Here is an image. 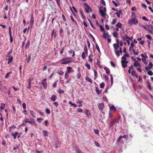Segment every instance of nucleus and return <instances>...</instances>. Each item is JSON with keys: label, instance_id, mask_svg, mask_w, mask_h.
<instances>
[{"label": "nucleus", "instance_id": "obj_1", "mask_svg": "<svg viewBox=\"0 0 153 153\" xmlns=\"http://www.w3.org/2000/svg\"><path fill=\"white\" fill-rule=\"evenodd\" d=\"M71 58V57H65L60 60L62 62L61 64L62 65H65L70 63L72 62V61L69 60Z\"/></svg>", "mask_w": 153, "mask_h": 153}, {"label": "nucleus", "instance_id": "obj_2", "mask_svg": "<svg viewBox=\"0 0 153 153\" xmlns=\"http://www.w3.org/2000/svg\"><path fill=\"white\" fill-rule=\"evenodd\" d=\"M99 11L102 16L104 18H105L106 15L105 13L106 11V8L103 7L102 6L100 7L99 8Z\"/></svg>", "mask_w": 153, "mask_h": 153}, {"label": "nucleus", "instance_id": "obj_3", "mask_svg": "<svg viewBox=\"0 0 153 153\" xmlns=\"http://www.w3.org/2000/svg\"><path fill=\"white\" fill-rule=\"evenodd\" d=\"M113 46L114 48L115 52V53L117 56V57L119 56H120L119 52V51H117V50L119 47V44L115 43L113 44Z\"/></svg>", "mask_w": 153, "mask_h": 153}, {"label": "nucleus", "instance_id": "obj_4", "mask_svg": "<svg viewBox=\"0 0 153 153\" xmlns=\"http://www.w3.org/2000/svg\"><path fill=\"white\" fill-rule=\"evenodd\" d=\"M128 23L130 26H131L133 24L136 25L138 23V22L136 19H134V20L132 19H129L128 21Z\"/></svg>", "mask_w": 153, "mask_h": 153}, {"label": "nucleus", "instance_id": "obj_5", "mask_svg": "<svg viewBox=\"0 0 153 153\" xmlns=\"http://www.w3.org/2000/svg\"><path fill=\"white\" fill-rule=\"evenodd\" d=\"M84 5L86 7L85 8V12L87 13H88L89 12V10L91 12L92 11V10L91 7L88 4H87L84 3Z\"/></svg>", "mask_w": 153, "mask_h": 153}, {"label": "nucleus", "instance_id": "obj_6", "mask_svg": "<svg viewBox=\"0 0 153 153\" xmlns=\"http://www.w3.org/2000/svg\"><path fill=\"white\" fill-rule=\"evenodd\" d=\"M46 79L45 78L42 81V84L44 88L46 89L47 87V83L46 82Z\"/></svg>", "mask_w": 153, "mask_h": 153}, {"label": "nucleus", "instance_id": "obj_7", "mask_svg": "<svg viewBox=\"0 0 153 153\" xmlns=\"http://www.w3.org/2000/svg\"><path fill=\"white\" fill-rule=\"evenodd\" d=\"M34 23V19L33 17V14H31V16L30 21V26L31 28L33 27Z\"/></svg>", "mask_w": 153, "mask_h": 153}, {"label": "nucleus", "instance_id": "obj_8", "mask_svg": "<svg viewBox=\"0 0 153 153\" xmlns=\"http://www.w3.org/2000/svg\"><path fill=\"white\" fill-rule=\"evenodd\" d=\"M119 119H115L114 120L111 121L109 124L110 127H111L113 126L115 123L118 122Z\"/></svg>", "mask_w": 153, "mask_h": 153}, {"label": "nucleus", "instance_id": "obj_9", "mask_svg": "<svg viewBox=\"0 0 153 153\" xmlns=\"http://www.w3.org/2000/svg\"><path fill=\"white\" fill-rule=\"evenodd\" d=\"M121 62L122 67L124 68H126L127 66V64L128 63V61H121Z\"/></svg>", "mask_w": 153, "mask_h": 153}, {"label": "nucleus", "instance_id": "obj_10", "mask_svg": "<svg viewBox=\"0 0 153 153\" xmlns=\"http://www.w3.org/2000/svg\"><path fill=\"white\" fill-rule=\"evenodd\" d=\"M6 57H8L7 59L8 61L7 64H9L13 61V56H11V55L6 56Z\"/></svg>", "mask_w": 153, "mask_h": 153}, {"label": "nucleus", "instance_id": "obj_11", "mask_svg": "<svg viewBox=\"0 0 153 153\" xmlns=\"http://www.w3.org/2000/svg\"><path fill=\"white\" fill-rule=\"evenodd\" d=\"M134 66L136 68L141 67V64L137 61H135L134 63Z\"/></svg>", "mask_w": 153, "mask_h": 153}, {"label": "nucleus", "instance_id": "obj_12", "mask_svg": "<svg viewBox=\"0 0 153 153\" xmlns=\"http://www.w3.org/2000/svg\"><path fill=\"white\" fill-rule=\"evenodd\" d=\"M93 55L92 54H90L88 56V62L92 63L93 61Z\"/></svg>", "mask_w": 153, "mask_h": 153}, {"label": "nucleus", "instance_id": "obj_13", "mask_svg": "<svg viewBox=\"0 0 153 153\" xmlns=\"http://www.w3.org/2000/svg\"><path fill=\"white\" fill-rule=\"evenodd\" d=\"M103 36L105 39L108 38L109 37V35L107 33H106L105 31H104L103 33Z\"/></svg>", "mask_w": 153, "mask_h": 153}, {"label": "nucleus", "instance_id": "obj_14", "mask_svg": "<svg viewBox=\"0 0 153 153\" xmlns=\"http://www.w3.org/2000/svg\"><path fill=\"white\" fill-rule=\"evenodd\" d=\"M104 106V104L103 103H100L99 104L98 108L101 110H102Z\"/></svg>", "mask_w": 153, "mask_h": 153}, {"label": "nucleus", "instance_id": "obj_15", "mask_svg": "<svg viewBox=\"0 0 153 153\" xmlns=\"http://www.w3.org/2000/svg\"><path fill=\"white\" fill-rule=\"evenodd\" d=\"M146 84L147 85V88L149 89V90L151 91L152 90V88L150 85V82L149 81H146Z\"/></svg>", "mask_w": 153, "mask_h": 153}, {"label": "nucleus", "instance_id": "obj_16", "mask_svg": "<svg viewBox=\"0 0 153 153\" xmlns=\"http://www.w3.org/2000/svg\"><path fill=\"white\" fill-rule=\"evenodd\" d=\"M137 16L136 14L134 12H132V15L131 19H132L134 20V19H136Z\"/></svg>", "mask_w": 153, "mask_h": 153}, {"label": "nucleus", "instance_id": "obj_17", "mask_svg": "<svg viewBox=\"0 0 153 153\" xmlns=\"http://www.w3.org/2000/svg\"><path fill=\"white\" fill-rule=\"evenodd\" d=\"M67 71L66 72L68 73H70L71 72L72 69V68L71 67H67Z\"/></svg>", "mask_w": 153, "mask_h": 153}, {"label": "nucleus", "instance_id": "obj_18", "mask_svg": "<svg viewBox=\"0 0 153 153\" xmlns=\"http://www.w3.org/2000/svg\"><path fill=\"white\" fill-rule=\"evenodd\" d=\"M56 99V97L55 95H52L51 98V100L53 101H55Z\"/></svg>", "mask_w": 153, "mask_h": 153}, {"label": "nucleus", "instance_id": "obj_19", "mask_svg": "<svg viewBox=\"0 0 153 153\" xmlns=\"http://www.w3.org/2000/svg\"><path fill=\"white\" fill-rule=\"evenodd\" d=\"M104 69L105 70L106 73L107 74H110V70L107 67H105L104 68Z\"/></svg>", "mask_w": 153, "mask_h": 153}, {"label": "nucleus", "instance_id": "obj_20", "mask_svg": "<svg viewBox=\"0 0 153 153\" xmlns=\"http://www.w3.org/2000/svg\"><path fill=\"white\" fill-rule=\"evenodd\" d=\"M19 134V133L17 132H16L14 133H13L12 134V136L13 137V138L15 139L16 138L17 136Z\"/></svg>", "mask_w": 153, "mask_h": 153}, {"label": "nucleus", "instance_id": "obj_21", "mask_svg": "<svg viewBox=\"0 0 153 153\" xmlns=\"http://www.w3.org/2000/svg\"><path fill=\"white\" fill-rule=\"evenodd\" d=\"M43 134L45 137H47L48 135V132L46 130H44L43 131Z\"/></svg>", "mask_w": 153, "mask_h": 153}, {"label": "nucleus", "instance_id": "obj_22", "mask_svg": "<svg viewBox=\"0 0 153 153\" xmlns=\"http://www.w3.org/2000/svg\"><path fill=\"white\" fill-rule=\"evenodd\" d=\"M112 34L114 37L117 38L118 37L119 33L117 32L114 31L113 32Z\"/></svg>", "mask_w": 153, "mask_h": 153}, {"label": "nucleus", "instance_id": "obj_23", "mask_svg": "<svg viewBox=\"0 0 153 153\" xmlns=\"http://www.w3.org/2000/svg\"><path fill=\"white\" fill-rule=\"evenodd\" d=\"M95 45L96 48L97 49V51L99 53H100V50L99 47L98 45H97V43H96V42H95Z\"/></svg>", "mask_w": 153, "mask_h": 153}, {"label": "nucleus", "instance_id": "obj_24", "mask_svg": "<svg viewBox=\"0 0 153 153\" xmlns=\"http://www.w3.org/2000/svg\"><path fill=\"white\" fill-rule=\"evenodd\" d=\"M30 114L31 115V116L33 117H35V113L33 111H30Z\"/></svg>", "mask_w": 153, "mask_h": 153}, {"label": "nucleus", "instance_id": "obj_25", "mask_svg": "<svg viewBox=\"0 0 153 153\" xmlns=\"http://www.w3.org/2000/svg\"><path fill=\"white\" fill-rule=\"evenodd\" d=\"M85 114H86L88 117L91 115V114L90 112V111L88 110H85Z\"/></svg>", "mask_w": 153, "mask_h": 153}, {"label": "nucleus", "instance_id": "obj_26", "mask_svg": "<svg viewBox=\"0 0 153 153\" xmlns=\"http://www.w3.org/2000/svg\"><path fill=\"white\" fill-rule=\"evenodd\" d=\"M142 97L143 98V99L146 100L149 99V97L147 95L144 94H143L142 95Z\"/></svg>", "mask_w": 153, "mask_h": 153}, {"label": "nucleus", "instance_id": "obj_27", "mask_svg": "<svg viewBox=\"0 0 153 153\" xmlns=\"http://www.w3.org/2000/svg\"><path fill=\"white\" fill-rule=\"evenodd\" d=\"M53 35H54V37H55L56 35V33L54 31V30H53L51 33V36L52 37L53 36Z\"/></svg>", "mask_w": 153, "mask_h": 153}, {"label": "nucleus", "instance_id": "obj_28", "mask_svg": "<svg viewBox=\"0 0 153 153\" xmlns=\"http://www.w3.org/2000/svg\"><path fill=\"white\" fill-rule=\"evenodd\" d=\"M110 110L111 111H116V109L113 105H112L110 107Z\"/></svg>", "mask_w": 153, "mask_h": 153}, {"label": "nucleus", "instance_id": "obj_29", "mask_svg": "<svg viewBox=\"0 0 153 153\" xmlns=\"http://www.w3.org/2000/svg\"><path fill=\"white\" fill-rule=\"evenodd\" d=\"M96 91L97 92V94H99L102 92V91L98 89V88L97 87H96Z\"/></svg>", "mask_w": 153, "mask_h": 153}, {"label": "nucleus", "instance_id": "obj_30", "mask_svg": "<svg viewBox=\"0 0 153 153\" xmlns=\"http://www.w3.org/2000/svg\"><path fill=\"white\" fill-rule=\"evenodd\" d=\"M99 26L100 30L101 32H103L104 31H105L104 28L102 27V26L101 25H100Z\"/></svg>", "mask_w": 153, "mask_h": 153}, {"label": "nucleus", "instance_id": "obj_31", "mask_svg": "<svg viewBox=\"0 0 153 153\" xmlns=\"http://www.w3.org/2000/svg\"><path fill=\"white\" fill-rule=\"evenodd\" d=\"M28 123L31 124H34L35 123V121L34 119H32L31 121H29Z\"/></svg>", "mask_w": 153, "mask_h": 153}, {"label": "nucleus", "instance_id": "obj_32", "mask_svg": "<svg viewBox=\"0 0 153 153\" xmlns=\"http://www.w3.org/2000/svg\"><path fill=\"white\" fill-rule=\"evenodd\" d=\"M116 26L117 27L119 28H121L122 27V25L120 23H118L116 25Z\"/></svg>", "mask_w": 153, "mask_h": 153}, {"label": "nucleus", "instance_id": "obj_33", "mask_svg": "<svg viewBox=\"0 0 153 153\" xmlns=\"http://www.w3.org/2000/svg\"><path fill=\"white\" fill-rule=\"evenodd\" d=\"M57 73L60 75H63L64 74V72L61 70H58Z\"/></svg>", "mask_w": 153, "mask_h": 153}, {"label": "nucleus", "instance_id": "obj_34", "mask_svg": "<svg viewBox=\"0 0 153 153\" xmlns=\"http://www.w3.org/2000/svg\"><path fill=\"white\" fill-rule=\"evenodd\" d=\"M85 79L88 82H89L90 83H92V80L89 77H86L85 78Z\"/></svg>", "mask_w": 153, "mask_h": 153}, {"label": "nucleus", "instance_id": "obj_35", "mask_svg": "<svg viewBox=\"0 0 153 153\" xmlns=\"http://www.w3.org/2000/svg\"><path fill=\"white\" fill-rule=\"evenodd\" d=\"M103 78L105 80L106 82H107L108 79V76L106 75H104L103 76Z\"/></svg>", "mask_w": 153, "mask_h": 153}, {"label": "nucleus", "instance_id": "obj_36", "mask_svg": "<svg viewBox=\"0 0 153 153\" xmlns=\"http://www.w3.org/2000/svg\"><path fill=\"white\" fill-rule=\"evenodd\" d=\"M147 74L148 75L150 76H152V75H153V73H152V71H151V70L149 71L148 72Z\"/></svg>", "mask_w": 153, "mask_h": 153}, {"label": "nucleus", "instance_id": "obj_37", "mask_svg": "<svg viewBox=\"0 0 153 153\" xmlns=\"http://www.w3.org/2000/svg\"><path fill=\"white\" fill-rule=\"evenodd\" d=\"M105 85V83L102 82L100 84V87L101 88H103Z\"/></svg>", "mask_w": 153, "mask_h": 153}, {"label": "nucleus", "instance_id": "obj_38", "mask_svg": "<svg viewBox=\"0 0 153 153\" xmlns=\"http://www.w3.org/2000/svg\"><path fill=\"white\" fill-rule=\"evenodd\" d=\"M76 151L77 152V153H82V151L78 148L76 149Z\"/></svg>", "mask_w": 153, "mask_h": 153}, {"label": "nucleus", "instance_id": "obj_39", "mask_svg": "<svg viewBox=\"0 0 153 153\" xmlns=\"http://www.w3.org/2000/svg\"><path fill=\"white\" fill-rule=\"evenodd\" d=\"M142 61L146 65H147L148 64V62H147L146 60L145 59L142 58Z\"/></svg>", "mask_w": 153, "mask_h": 153}, {"label": "nucleus", "instance_id": "obj_40", "mask_svg": "<svg viewBox=\"0 0 153 153\" xmlns=\"http://www.w3.org/2000/svg\"><path fill=\"white\" fill-rule=\"evenodd\" d=\"M85 66L88 68V69H90L91 68L89 64H88L87 62L85 64Z\"/></svg>", "mask_w": 153, "mask_h": 153}, {"label": "nucleus", "instance_id": "obj_41", "mask_svg": "<svg viewBox=\"0 0 153 153\" xmlns=\"http://www.w3.org/2000/svg\"><path fill=\"white\" fill-rule=\"evenodd\" d=\"M77 78L78 79H79L81 76V74L80 72L79 71V73L77 74Z\"/></svg>", "mask_w": 153, "mask_h": 153}, {"label": "nucleus", "instance_id": "obj_42", "mask_svg": "<svg viewBox=\"0 0 153 153\" xmlns=\"http://www.w3.org/2000/svg\"><path fill=\"white\" fill-rule=\"evenodd\" d=\"M1 106L0 109L2 110L4 109V107H5V104L4 103L1 104Z\"/></svg>", "mask_w": 153, "mask_h": 153}, {"label": "nucleus", "instance_id": "obj_43", "mask_svg": "<svg viewBox=\"0 0 153 153\" xmlns=\"http://www.w3.org/2000/svg\"><path fill=\"white\" fill-rule=\"evenodd\" d=\"M137 73L136 72V71L135 70L132 71L131 72V74L133 76H134Z\"/></svg>", "mask_w": 153, "mask_h": 153}, {"label": "nucleus", "instance_id": "obj_44", "mask_svg": "<svg viewBox=\"0 0 153 153\" xmlns=\"http://www.w3.org/2000/svg\"><path fill=\"white\" fill-rule=\"evenodd\" d=\"M146 37L149 39L151 40L152 39V37L149 34L146 35Z\"/></svg>", "mask_w": 153, "mask_h": 153}, {"label": "nucleus", "instance_id": "obj_45", "mask_svg": "<svg viewBox=\"0 0 153 153\" xmlns=\"http://www.w3.org/2000/svg\"><path fill=\"white\" fill-rule=\"evenodd\" d=\"M69 76V74H68V73H67V72H66L65 74V78H66V79H68V77Z\"/></svg>", "mask_w": 153, "mask_h": 153}, {"label": "nucleus", "instance_id": "obj_46", "mask_svg": "<svg viewBox=\"0 0 153 153\" xmlns=\"http://www.w3.org/2000/svg\"><path fill=\"white\" fill-rule=\"evenodd\" d=\"M82 109L81 108H78L77 110V112H82Z\"/></svg>", "mask_w": 153, "mask_h": 153}, {"label": "nucleus", "instance_id": "obj_47", "mask_svg": "<svg viewBox=\"0 0 153 153\" xmlns=\"http://www.w3.org/2000/svg\"><path fill=\"white\" fill-rule=\"evenodd\" d=\"M84 52L86 54L88 53V50L86 46H85V47L84 48Z\"/></svg>", "mask_w": 153, "mask_h": 153}, {"label": "nucleus", "instance_id": "obj_48", "mask_svg": "<svg viewBox=\"0 0 153 153\" xmlns=\"http://www.w3.org/2000/svg\"><path fill=\"white\" fill-rule=\"evenodd\" d=\"M87 40L88 46V48H90V42L88 39H87Z\"/></svg>", "mask_w": 153, "mask_h": 153}, {"label": "nucleus", "instance_id": "obj_49", "mask_svg": "<svg viewBox=\"0 0 153 153\" xmlns=\"http://www.w3.org/2000/svg\"><path fill=\"white\" fill-rule=\"evenodd\" d=\"M47 114H50V111L48 108H46L45 110Z\"/></svg>", "mask_w": 153, "mask_h": 153}, {"label": "nucleus", "instance_id": "obj_50", "mask_svg": "<svg viewBox=\"0 0 153 153\" xmlns=\"http://www.w3.org/2000/svg\"><path fill=\"white\" fill-rule=\"evenodd\" d=\"M113 113L110 111L109 112V117L110 118H112L113 117Z\"/></svg>", "mask_w": 153, "mask_h": 153}, {"label": "nucleus", "instance_id": "obj_51", "mask_svg": "<svg viewBox=\"0 0 153 153\" xmlns=\"http://www.w3.org/2000/svg\"><path fill=\"white\" fill-rule=\"evenodd\" d=\"M85 53L84 52H83L82 53V56L83 59H85Z\"/></svg>", "mask_w": 153, "mask_h": 153}, {"label": "nucleus", "instance_id": "obj_52", "mask_svg": "<svg viewBox=\"0 0 153 153\" xmlns=\"http://www.w3.org/2000/svg\"><path fill=\"white\" fill-rule=\"evenodd\" d=\"M117 21V20L116 19H114L113 20L112 22L111 23V24L112 25L114 24Z\"/></svg>", "mask_w": 153, "mask_h": 153}, {"label": "nucleus", "instance_id": "obj_53", "mask_svg": "<svg viewBox=\"0 0 153 153\" xmlns=\"http://www.w3.org/2000/svg\"><path fill=\"white\" fill-rule=\"evenodd\" d=\"M94 133L97 134H99V131L98 129H94Z\"/></svg>", "mask_w": 153, "mask_h": 153}, {"label": "nucleus", "instance_id": "obj_54", "mask_svg": "<svg viewBox=\"0 0 153 153\" xmlns=\"http://www.w3.org/2000/svg\"><path fill=\"white\" fill-rule=\"evenodd\" d=\"M29 121L28 119L27 118H25L24 121H23V123H28Z\"/></svg>", "mask_w": 153, "mask_h": 153}, {"label": "nucleus", "instance_id": "obj_55", "mask_svg": "<svg viewBox=\"0 0 153 153\" xmlns=\"http://www.w3.org/2000/svg\"><path fill=\"white\" fill-rule=\"evenodd\" d=\"M125 36L126 38V39H128V40H132L133 39V37H132L131 39L128 36L126 35H125Z\"/></svg>", "mask_w": 153, "mask_h": 153}, {"label": "nucleus", "instance_id": "obj_56", "mask_svg": "<svg viewBox=\"0 0 153 153\" xmlns=\"http://www.w3.org/2000/svg\"><path fill=\"white\" fill-rule=\"evenodd\" d=\"M122 135L120 136L118 138L117 140V142L119 143L120 142L121 139L122 138Z\"/></svg>", "mask_w": 153, "mask_h": 153}, {"label": "nucleus", "instance_id": "obj_57", "mask_svg": "<svg viewBox=\"0 0 153 153\" xmlns=\"http://www.w3.org/2000/svg\"><path fill=\"white\" fill-rule=\"evenodd\" d=\"M97 64L99 67L100 68H102V66L100 65V62L99 61H98L97 62Z\"/></svg>", "mask_w": 153, "mask_h": 153}, {"label": "nucleus", "instance_id": "obj_58", "mask_svg": "<svg viewBox=\"0 0 153 153\" xmlns=\"http://www.w3.org/2000/svg\"><path fill=\"white\" fill-rule=\"evenodd\" d=\"M42 118H39L37 119V121L38 122L41 123L42 122Z\"/></svg>", "mask_w": 153, "mask_h": 153}, {"label": "nucleus", "instance_id": "obj_59", "mask_svg": "<svg viewBox=\"0 0 153 153\" xmlns=\"http://www.w3.org/2000/svg\"><path fill=\"white\" fill-rule=\"evenodd\" d=\"M122 60L121 61H126V60H127V59L126 58V57H125V56H123L122 57Z\"/></svg>", "mask_w": 153, "mask_h": 153}, {"label": "nucleus", "instance_id": "obj_60", "mask_svg": "<svg viewBox=\"0 0 153 153\" xmlns=\"http://www.w3.org/2000/svg\"><path fill=\"white\" fill-rule=\"evenodd\" d=\"M89 34L90 35V36H91V37L92 38V39H93V41L95 42V38H94V36H93V35L91 33H89Z\"/></svg>", "mask_w": 153, "mask_h": 153}, {"label": "nucleus", "instance_id": "obj_61", "mask_svg": "<svg viewBox=\"0 0 153 153\" xmlns=\"http://www.w3.org/2000/svg\"><path fill=\"white\" fill-rule=\"evenodd\" d=\"M30 59H31L30 55L28 58V59H26V61H27V63H28L30 61Z\"/></svg>", "mask_w": 153, "mask_h": 153}, {"label": "nucleus", "instance_id": "obj_62", "mask_svg": "<svg viewBox=\"0 0 153 153\" xmlns=\"http://www.w3.org/2000/svg\"><path fill=\"white\" fill-rule=\"evenodd\" d=\"M145 69L146 71H148L151 68V67H150L149 66H146L145 68Z\"/></svg>", "mask_w": 153, "mask_h": 153}, {"label": "nucleus", "instance_id": "obj_63", "mask_svg": "<svg viewBox=\"0 0 153 153\" xmlns=\"http://www.w3.org/2000/svg\"><path fill=\"white\" fill-rule=\"evenodd\" d=\"M100 3L102 4L105 5V2L104 0H101Z\"/></svg>", "mask_w": 153, "mask_h": 153}, {"label": "nucleus", "instance_id": "obj_64", "mask_svg": "<svg viewBox=\"0 0 153 153\" xmlns=\"http://www.w3.org/2000/svg\"><path fill=\"white\" fill-rule=\"evenodd\" d=\"M148 27L149 28V29H151L153 30V25H148Z\"/></svg>", "mask_w": 153, "mask_h": 153}]
</instances>
